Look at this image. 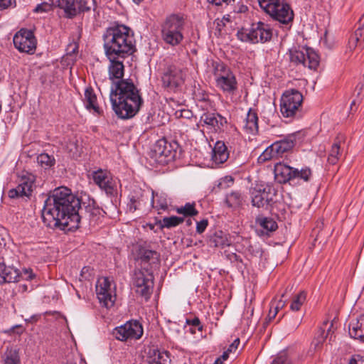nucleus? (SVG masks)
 I'll return each instance as SVG.
<instances>
[{
  "label": "nucleus",
  "mask_w": 364,
  "mask_h": 364,
  "mask_svg": "<svg viewBox=\"0 0 364 364\" xmlns=\"http://www.w3.org/2000/svg\"><path fill=\"white\" fill-rule=\"evenodd\" d=\"M80 207V199L66 187H59L51 191L44 201L42 219L52 229L70 231V221Z\"/></svg>",
  "instance_id": "1"
},
{
  "label": "nucleus",
  "mask_w": 364,
  "mask_h": 364,
  "mask_svg": "<svg viewBox=\"0 0 364 364\" xmlns=\"http://www.w3.org/2000/svg\"><path fill=\"white\" fill-rule=\"evenodd\" d=\"M109 98L113 110L122 119L134 117L143 104L139 90L129 79L114 82Z\"/></svg>",
  "instance_id": "2"
},
{
  "label": "nucleus",
  "mask_w": 364,
  "mask_h": 364,
  "mask_svg": "<svg viewBox=\"0 0 364 364\" xmlns=\"http://www.w3.org/2000/svg\"><path fill=\"white\" fill-rule=\"evenodd\" d=\"M129 28L117 25L107 28L103 34L104 49L108 59L127 58L135 50Z\"/></svg>",
  "instance_id": "3"
},
{
  "label": "nucleus",
  "mask_w": 364,
  "mask_h": 364,
  "mask_svg": "<svg viewBox=\"0 0 364 364\" xmlns=\"http://www.w3.org/2000/svg\"><path fill=\"white\" fill-rule=\"evenodd\" d=\"M186 20L179 14H171L161 25V36L163 41L172 47L179 46L184 40Z\"/></svg>",
  "instance_id": "4"
},
{
  "label": "nucleus",
  "mask_w": 364,
  "mask_h": 364,
  "mask_svg": "<svg viewBox=\"0 0 364 364\" xmlns=\"http://www.w3.org/2000/svg\"><path fill=\"white\" fill-rule=\"evenodd\" d=\"M105 212L96 205L93 199L89 198L87 200L80 198V207L74 213L73 220L70 221L71 230L74 231L80 227L81 220L88 223L90 225H95L100 219L104 216Z\"/></svg>",
  "instance_id": "5"
},
{
  "label": "nucleus",
  "mask_w": 364,
  "mask_h": 364,
  "mask_svg": "<svg viewBox=\"0 0 364 364\" xmlns=\"http://www.w3.org/2000/svg\"><path fill=\"white\" fill-rule=\"evenodd\" d=\"M258 3L265 13L281 23L288 24L294 19L290 6L281 0H258Z\"/></svg>",
  "instance_id": "6"
},
{
  "label": "nucleus",
  "mask_w": 364,
  "mask_h": 364,
  "mask_svg": "<svg viewBox=\"0 0 364 364\" xmlns=\"http://www.w3.org/2000/svg\"><path fill=\"white\" fill-rule=\"evenodd\" d=\"M213 67L216 86L224 92L234 94L237 82L233 73L222 62H213Z\"/></svg>",
  "instance_id": "7"
},
{
  "label": "nucleus",
  "mask_w": 364,
  "mask_h": 364,
  "mask_svg": "<svg viewBox=\"0 0 364 364\" xmlns=\"http://www.w3.org/2000/svg\"><path fill=\"white\" fill-rule=\"evenodd\" d=\"M178 149L179 144L176 141L160 139L154 145L151 156L160 164H167L176 158Z\"/></svg>",
  "instance_id": "8"
},
{
  "label": "nucleus",
  "mask_w": 364,
  "mask_h": 364,
  "mask_svg": "<svg viewBox=\"0 0 364 364\" xmlns=\"http://www.w3.org/2000/svg\"><path fill=\"white\" fill-rule=\"evenodd\" d=\"M277 191L270 184H257L250 190L253 206L267 208L275 203Z\"/></svg>",
  "instance_id": "9"
},
{
  "label": "nucleus",
  "mask_w": 364,
  "mask_h": 364,
  "mask_svg": "<svg viewBox=\"0 0 364 364\" xmlns=\"http://www.w3.org/2000/svg\"><path fill=\"white\" fill-rule=\"evenodd\" d=\"M311 174V169L307 167L299 170L282 163L277 164L274 166L275 178L279 183H286L294 179H302L307 182Z\"/></svg>",
  "instance_id": "10"
},
{
  "label": "nucleus",
  "mask_w": 364,
  "mask_h": 364,
  "mask_svg": "<svg viewBox=\"0 0 364 364\" xmlns=\"http://www.w3.org/2000/svg\"><path fill=\"white\" fill-rule=\"evenodd\" d=\"M186 76V70L177 65H168L162 77V86L168 91L176 92L185 83Z\"/></svg>",
  "instance_id": "11"
},
{
  "label": "nucleus",
  "mask_w": 364,
  "mask_h": 364,
  "mask_svg": "<svg viewBox=\"0 0 364 364\" xmlns=\"http://www.w3.org/2000/svg\"><path fill=\"white\" fill-rule=\"evenodd\" d=\"M303 95L295 89L285 91L280 100V111L284 117H294L299 112Z\"/></svg>",
  "instance_id": "12"
},
{
  "label": "nucleus",
  "mask_w": 364,
  "mask_h": 364,
  "mask_svg": "<svg viewBox=\"0 0 364 364\" xmlns=\"http://www.w3.org/2000/svg\"><path fill=\"white\" fill-rule=\"evenodd\" d=\"M291 63L302 65L310 69L316 70L319 64L318 54L311 48H302L301 50L293 48L289 50Z\"/></svg>",
  "instance_id": "13"
},
{
  "label": "nucleus",
  "mask_w": 364,
  "mask_h": 364,
  "mask_svg": "<svg viewBox=\"0 0 364 364\" xmlns=\"http://www.w3.org/2000/svg\"><path fill=\"white\" fill-rule=\"evenodd\" d=\"M296 136L294 134L289 135L284 139L275 141L265 149L259 159L264 161L282 157V155L291 151L295 145Z\"/></svg>",
  "instance_id": "14"
},
{
  "label": "nucleus",
  "mask_w": 364,
  "mask_h": 364,
  "mask_svg": "<svg viewBox=\"0 0 364 364\" xmlns=\"http://www.w3.org/2000/svg\"><path fill=\"white\" fill-rule=\"evenodd\" d=\"M134 284L136 292L146 300L150 297L154 287V275L148 269L135 271Z\"/></svg>",
  "instance_id": "15"
},
{
  "label": "nucleus",
  "mask_w": 364,
  "mask_h": 364,
  "mask_svg": "<svg viewBox=\"0 0 364 364\" xmlns=\"http://www.w3.org/2000/svg\"><path fill=\"white\" fill-rule=\"evenodd\" d=\"M14 44L21 53L32 54L36 49V38L31 30L21 28L14 36Z\"/></svg>",
  "instance_id": "16"
},
{
  "label": "nucleus",
  "mask_w": 364,
  "mask_h": 364,
  "mask_svg": "<svg viewBox=\"0 0 364 364\" xmlns=\"http://www.w3.org/2000/svg\"><path fill=\"white\" fill-rule=\"evenodd\" d=\"M111 282L108 277H102L97 281L96 293L100 302L106 308L112 307L115 296L112 294Z\"/></svg>",
  "instance_id": "17"
},
{
  "label": "nucleus",
  "mask_w": 364,
  "mask_h": 364,
  "mask_svg": "<svg viewBox=\"0 0 364 364\" xmlns=\"http://www.w3.org/2000/svg\"><path fill=\"white\" fill-rule=\"evenodd\" d=\"M92 178L95 183L108 195H114L116 191V182L106 170L99 169L94 171Z\"/></svg>",
  "instance_id": "18"
},
{
  "label": "nucleus",
  "mask_w": 364,
  "mask_h": 364,
  "mask_svg": "<svg viewBox=\"0 0 364 364\" xmlns=\"http://www.w3.org/2000/svg\"><path fill=\"white\" fill-rule=\"evenodd\" d=\"M34 187L33 176H23L21 178L18 186L15 188L9 191L8 196L11 198L23 196L28 198L31 195Z\"/></svg>",
  "instance_id": "19"
},
{
  "label": "nucleus",
  "mask_w": 364,
  "mask_h": 364,
  "mask_svg": "<svg viewBox=\"0 0 364 364\" xmlns=\"http://www.w3.org/2000/svg\"><path fill=\"white\" fill-rule=\"evenodd\" d=\"M250 36H252L251 43H265L271 40L272 29L269 25L259 21L252 25Z\"/></svg>",
  "instance_id": "20"
},
{
  "label": "nucleus",
  "mask_w": 364,
  "mask_h": 364,
  "mask_svg": "<svg viewBox=\"0 0 364 364\" xmlns=\"http://www.w3.org/2000/svg\"><path fill=\"white\" fill-rule=\"evenodd\" d=\"M125 58H115L114 60L109 59L110 64L108 68L109 79L113 82L124 80L122 79L124 72V66L123 64ZM114 83H112L113 85Z\"/></svg>",
  "instance_id": "21"
},
{
  "label": "nucleus",
  "mask_w": 364,
  "mask_h": 364,
  "mask_svg": "<svg viewBox=\"0 0 364 364\" xmlns=\"http://www.w3.org/2000/svg\"><path fill=\"white\" fill-rule=\"evenodd\" d=\"M200 121L215 130H220L227 124L226 119L218 113H203Z\"/></svg>",
  "instance_id": "22"
},
{
  "label": "nucleus",
  "mask_w": 364,
  "mask_h": 364,
  "mask_svg": "<svg viewBox=\"0 0 364 364\" xmlns=\"http://www.w3.org/2000/svg\"><path fill=\"white\" fill-rule=\"evenodd\" d=\"M53 7L63 10L66 18H72L77 16V9L75 0H48Z\"/></svg>",
  "instance_id": "23"
},
{
  "label": "nucleus",
  "mask_w": 364,
  "mask_h": 364,
  "mask_svg": "<svg viewBox=\"0 0 364 364\" xmlns=\"http://www.w3.org/2000/svg\"><path fill=\"white\" fill-rule=\"evenodd\" d=\"M147 361L149 364H170L169 353L166 350L161 351L156 348H149Z\"/></svg>",
  "instance_id": "24"
},
{
  "label": "nucleus",
  "mask_w": 364,
  "mask_h": 364,
  "mask_svg": "<svg viewBox=\"0 0 364 364\" xmlns=\"http://www.w3.org/2000/svg\"><path fill=\"white\" fill-rule=\"evenodd\" d=\"M138 259L141 263H148L150 265L158 267L160 264V254L155 250H148L141 247L138 251Z\"/></svg>",
  "instance_id": "25"
},
{
  "label": "nucleus",
  "mask_w": 364,
  "mask_h": 364,
  "mask_svg": "<svg viewBox=\"0 0 364 364\" xmlns=\"http://www.w3.org/2000/svg\"><path fill=\"white\" fill-rule=\"evenodd\" d=\"M84 105L90 112L101 114V109L97 104V95L92 87H87L84 93Z\"/></svg>",
  "instance_id": "26"
},
{
  "label": "nucleus",
  "mask_w": 364,
  "mask_h": 364,
  "mask_svg": "<svg viewBox=\"0 0 364 364\" xmlns=\"http://www.w3.org/2000/svg\"><path fill=\"white\" fill-rule=\"evenodd\" d=\"M19 281V271L18 269L0 264V284L16 282Z\"/></svg>",
  "instance_id": "27"
},
{
  "label": "nucleus",
  "mask_w": 364,
  "mask_h": 364,
  "mask_svg": "<svg viewBox=\"0 0 364 364\" xmlns=\"http://www.w3.org/2000/svg\"><path fill=\"white\" fill-rule=\"evenodd\" d=\"M258 129L257 114L255 110L250 109L244 119L243 129L247 134H255L257 133Z\"/></svg>",
  "instance_id": "28"
},
{
  "label": "nucleus",
  "mask_w": 364,
  "mask_h": 364,
  "mask_svg": "<svg viewBox=\"0 0 364 364\" xmlns=\"http://www.w3.org/2000/svg\"><path fill=\"white\" fill-rule=\"evenodd\" d=\"M213 160L215 164H223L229 158V152L225 143L218 141L213 149Z\"/></svg>",
  "instance_id": "29"
},
{
  "label": "nucleus",
  "mask_w": 364,
  "mask_h": 364,
  "mask_svg": "<svg viewBox=\"0 0 364 364\" xmlns=\"http://www.w3.org/2000/svg\"><path fill=\"white\" fill-rule=\"evenodd\" d=\"M344 141V137L342 135H338L331 146L328 156V162L330 164L335 165L340 160L342 156V150L341 149V144Z\"/></svg>",
  "instance_id": "30"
},
{
  "label": "nucleus",
  "mask_w": 364,
  "mask_h": 364,
  "mask_svg": "<svg viewBox=\"0 0 364 364\" xmlns=\"http://www.w3.org/2000/svg\"><path fill=\"white\" fill-rule=\"evenodd\" d=\"M349 334L355 339L364 340V314L360 316L355 321L350 323Z\"/></svg>",
  "instance_id": "31"
},
{
  "label": "nucleus",
  "mask_w": 364,
  "mask_h": 364,
  "mask_svg": "<svg viewBox=\"0 0 364 364\" xmlns=\"http://www.w3.org/2000/svg\"><path fill=\"white\" fill-rule=\"evenodd\" d=\"M210 247L224 248L230 245V241L223 231H217L208 240Z\"/></svg>",
  "instance_id": "32"
},
{
  "label": "nucleus",
  "mask_w": 364,
  "mask_h": 364,
  "mask_svg": "<svg viewBox=\"0 0 364 364\" xmlns=\"http://www.w3.org/2000/svg\"><path fill=\"white\" fill-rule=\"evenodd\" d=\"M127 328L131 339H139L143 335L141 324L137 321H129L124 324Z\"/></svg>",
  "instance_id": "33"
},
{
  "label": "nucleus",
  "mask_w": 364,
  "mask_h": 364,
  "mask_svg": "<svg viewBox=\"0 0 364 364\" xmlns=\"http://www.w3.org/2000/svg\"><path fill=\"white\" fill-rule=\"evenodd\" d=\"M4 364H20L19 349L16 347H7L4 355Z\"/></svg>",
  "instance_id": "34"
},
{
  "label": "nucleus",
  "mask_w": 364,
  "mask_h": 364,
  "mask_svg": "<svg viewBox=\"0 0 364 364\" xmlns=\"http://www.w3.org/2000/svg\"><path fill=\"white\" fill-rule=\"evenodd\" d=\"M243 198L240 191H232L227 194L225 198V203L229 208H238L242 205Z\"/></svg>",
  "instance_id": "35"
},
{
  "label": "nucleus",
  "mask_w": 364,
  "mask_h": 364,
  "mask_svg": "<svg viewBox=\"0 0 364 364\" xmlns=\"http://www.w3.org/2000/svg\"><path fill=\"white\" fill-rule=\"evenodd\" d=\"M360 23L362 24V27H359L349 38L348 46L350 49L359 46L360 42H362L364 32V15L360 19Z\"/></svg>",
  "instance_id": "36"
},
{
  "label": "nucleus",
  "mask_w": 364,
  "mask_h": 364,
  "mask_svg": "<svg viewBox=\"0 0 364 364\" xmlns=\"http://www.w3.org/2000/svg\"><path fill=\"white\" fill-rule=\"evenodd\" d=\"M256 224L259 225L262 229L267 232L275 231L278 226L276 221L269 217L259 216L256 218Z\"/></svg>",
  "instance_id": "37"
},
{
  "label": "nucleus",
  "mask_w": 364,
  "mask_h": 364,
  "mask_svg": "<svg viewBox=\"0 0 364 364\" xmlns=\"http://www.w3.org/2000/svg\"><path fill=\"white\" fill-rule=\"evenodd\" d=\"M38 164L44 169H48L55 163V159L53 156L49 155L46 153H42L37 157Z\"/></svg>",
  "instance_id": "38"
},
{
  "label": "nucleus",
  "mask_w": 364,
  "mask_h": 364,
  "mask_svg": "<svg viewBox=\"0 0 364 364\" xmlns=\"http://www.w3.org/2000/svg\"><path fill=\"white\" fill-rule=\"evenodd\" d=\"M326 337L327 333H326L325 327H320L316 333L315 337L311 343V345L314 346L315 350L321 349Z\"/></svg>",
  "instance_id": "39"
},
{
  "label": "nucleus",
  "mask_w": 364,
  "mask_h": 364,
  "mask_svg": "<svg viewBox=\"0 0 364 364\" xmlns=\"http://www.w3.org/2000/svg\"><path fill=\"white\" fill-rule=\"evenodd\" d=\"M195 203H187L184 206L176 208V212L185 217H191L198 214V211L195 208Z\"/></svg>",
  "instance_id": "40"
},
{
  "label": "nucleus",
  "mask_w": 364,
  "mask_h": 364,
  "mask_svg": "<svg viewBox=\"0 0 364 364\" xmlns=\"http://www.w3.org/2000/svg\"><path fill=\"white\" fill-rule=\"evenodd\" d=\"M306 293L304 291H300L298 294L295 295L292 299L290 305V309L292 311H299L301 306L306 301Z\"/></svg>",
  "instance_id": "41"
},
{
  "label": "nucleus",
  "mask_w": 364,
  "mask_h": 364,
  "mask_svg": "<svg viewBox=\"0 0 364 364\" xmlns=\"http://www.w3.org/2000/svg\"><path fill=\"white\" fill-rule=\"evenodd\" d=\"M184 221V219L178 216H171V217H165L162 220V224L161 225V228H171L173 227H176L179 224L182 223Z\"/></svg>",
  "instance_id": "42"
},
{
  "label": "nucleus",
  "mask_w": 364,
  "mask_h": 364,
  "mask_svg": "<svg viewBox=\"0 0 364 364\" xmlns=\"http://www.w3.org/2000/svg\"><path fill=\"white\" fill-rule=\"evenodd\" d=\"M76 4L77 14L79 12L88 11L91 9L95 8V0H75Z\"/></svg>",
  "instance_id": "43"
},
{
  "label": "nucleus",
  "mask_w": 364,
  "mask_h": 364,
  "mask_svg": "<svg viewBox=\"0 0 364 364\" xmlns=\"http://www.w3.org/2000/svg\"><path fill=\"white\" fill-rule=\"evenodd\" d=\"M66 148L73 157H77L80 155L82 146L76 139H70L68 142Z\"/></svg>",
  "instance_id": "44"
},
{
  "label": "nucleus",
  "mask_w": 364,
  "mask_h": 364,
  "mask_svg": "<svg viewBox=\"0 0 364 364\" xmlns=\"http://www.w3.org/2000/svg\"><path fill=\"white\" fill-rule=\"evenodd\" d=\"M114 337L121 341H127L131 339V337L125 328L124 325L116 327L112 332Z\"/></svg>",
  "instance_id": "45"
},
{
  "label": "nucleus",
  "mask_w": 364,
  "mask_h": 364,
  "mask_svg": "<svg viewBox=\"0 0 364 364\" xmlns=\"http://www.w3.org/2000/svg\"><path fill=\"white\" fill-rule=\"evenodd\" d=\"M114 337L121 341H127L131 339V337L125 328L124 325L116 327L112 332Z\"/></svg>",
  "instance_id": "46"
},
{
  "label": "nucleus",
  "mask_w": 364,
  "mask_h": 364,
  "mask_svg": "<svg viewBox=\"0 0 364 364\" xmlns=\"http://www.w3.org/2000/svg\"><path fill=\"white\" fill-rule=\"evenodd\" d=\"M354 93L356 95L357 99H355L351 102L350 110H353V106H355L358 102H360V99L363 95H364V76L363 80L358 82L355 87Z\"/></svg>",
  "instance_id": "47"
},
{
  "label": "nucleus",
  "mask_w": 364,
  "mask_h": 364,
  "mask_svg": "<svg viewBox=\"0 0 364 364\" xmlns=\"http://www.w3.org/2000/svg\"><path fill=\"white\" fill-rule=\"evenodd\" d=\"M53 8V7L51 4V2H50L49 1L48 2L44 1L41 4H38L33 9V11L35 13H44L51 11Z\"/></svg>",
  "instance_id": "48"
},
{
  "label": "nucleus",
  "mask_w": 364,
  "mask_h": 364,
  "mask_svg": "<svg viewBox=\"0 0 364 364\" xmlns=\"http://www.w3.org/2000/svg\"><path fill=\"white\" fill-rule=\"evenodd\" d=\"M31 281L36 278V274L33 272V270L30 268L23 269L21 272H19V279Z\"/></svg>",
  "instance_id": "49"
},
{
  "label": "nucleus",
  "mask_w": 364,
  "mask_h": 364,
  "mask_svg": "<svg viewBox=\"0 0 364 364\" xmlns=\"http://www.w3.org/2000/svg\"><path fill=\"white\" fill-rule=\"evenodd\" d=\"M301 321H302L301 317L296 316H294V318H292V319H291L289 321L288 325L289 326L291 329L295 330L301 323Z\"/></svg>",
  "instance_id": "50"
},
{
  "label": "nucleus",
  "mask_w": 364,
  "mask_h": 364,
  "mask_svg": "<svg viewBox=\"0 0 364 364\" xmlns=\"http://www.w3.org/2000/svg\"><path fill=\"white\" fill-rule=\"evenodd\" d=\"M16 6V0H0V10Z\"/></svg>",
  "instance_id": "51"
},
{
  "label": "nucleus",
  "mask_w": 364,
  "mask_h": 364,
  "mask_svg": "<svg viewBox=\"0 0 364 364\" xmlns=\"http://www.w3.org/2000/svg\"><path fill=\"white\" fill-rule=\"evenodd\" d=\"M237 37L242 41H250L251 42L252 36H250V30L247 32L245 31H238Z\"/></svg>",
  "instance_id": "52"
},
{
  "label": "nucleus",
  "mask_w": 364,
  "mask_h": 364,
  "mask_svg": "<svg viewBox=\"0 0 364 364\" xmlns=\"http://www.w3.org/2000/svg\"><path fill=\"white\" fill-rule=\"evenodd\" d=\"M208 225V220L204 219L197 223L196 225V232L199 234L203 233L206 229Z\"/></svg>",
  "instance_id": "53"
},
{
  "label": "nucleus",
  "mask_w": 364,
  "mask_h": 364,
  "mask_svg": "<svg viewBox=\"0 0 364 364\" xmlns=\"http://www.w3.org/2000/svg\"><path fill=\"white\" fill-rule=\"evenodd\" d=\"M139 203L138 198H136L134 196H132L130 198L129 203H128V208L130 212H134L137 210V204Z\"/></svg>",
  "instance_id": "54"
},
{
  "label": "nucleus",
  "mask_w": 364,
  "mask_h": 364,
  "mask_svg": "<svg viewBox=\"0 0 364 364\" xmlns=\"http://www.w3.org/2000/svg\"><path fill=\"white\" fill-rule=\"evenodd\" d=\"M272 364H290L286 354H282L276 358Z\"/></svg>",
  "instance_id": "55"
},
{
  "label": "nucleus",
  "mask_w": 364,
  "mask_h": 364,
  "mask_svg": "<svg viewBox=\"0 0 364 364\" xmlns=\"http://www.w3.org/2000/svg\"><path fill=\"white\" fill-rule=\"evenodd\" d=\"M348 364H364V357L360 355H354L350 359Z\"/></svg>",
  "instance_id": "56"
},
{
  "label": "nucleus",
  "mask_w": 364,
  "mask_h": 364,
  "mask_svg": "<svg viewBox=\"0 0 364 364\" xmlns=\"http://www.w3.org/2000/svg\"><path fill=\"white\" fill-rule=\"evenodd\" d=\"M233 178L232 176H225L224 178H223L220 182L218 184L219 188H226V186H225V183H233Z\"/></svg>",
  "instance_id": "57"
},
{
  "label": "nucleus",
  "mask_w": 364,
  "mask_h": 364,
  "mask_svg": "<svg viewBox=\"0 0 364 364\" xmlns=\"http://www.w3.org/2000/svg\"><path fill=\"white\" fill-rule=\"evenodd\" d=\"M240 345V339L236 338L234 341L229 346L227 350L230 353L235 352Z\"/></svg>",
  "instance_id": "58"
},
{
  "label": "nucleus",
  "mask_w": 364,
  "mask_h": 364,
  "mask_svg": "<svg viewBox=\"0 0 364 364\" xmlns=\"http://www.w3.org/2000/svg\"><path fill=\"white\" fill-rule=\"evenodd\" d=\"M187 323L189 325H191L193 326L198 327L199 331H201L203 328V326H200V321L198 318L196 317L193 319L191 320H187Z\"/></svg>",
  "instance_id": "59"
},
{
  "label": "nucleus",
  "mask_w": 364,
  "mask_h": 364,
  "mask_svg": "<svg viewBox=\"0 0 364 364\" xmlns=\"http://www.w3.org/2000/svg\"><path fill=\"white\" fill-rule=\"evenodd\" d=\"M196 99L198 102H204L205 105H210V101L207 94H203L201 96L196 95Z\"/></svg>",
  "instance_id": "60"
},
{
  "label": "nucleus",
  "mask_w": 364,
  "mask_h": 364,
  "mask_svg": "<svg viewBox=\"0 0 364 364\" xmlns=\"http://www.w3.org/2000/svg\"><path fill=\"white\" fill-rule=\"evenodd\" d=\"M284 306V302L282 300H279L277 305L274 306V304H272L271 307H272V310L274 312L277 311V314L279 312V310Z\"/></svg>",
  "instance_id": "61"
},
{
  "label": "nucleus",
  "mask_w": 364,
  "mask_h": 364,
  "mask_svg": "<svg viewBox=\"0 0 364 364\" xmlns=\"http://www.w3.org/2000/svg\"><path fill=\"white\" fill-rule=\"evenodd\" d=\"M209 3L214 4L216 6H220L222 4L223 2L225 3L226 4H229L231 2H233L235 0H207Z\"/></svg>",
  "instance_id": "62"
},
{
  "label": "nucleus",
  "mask_w": 364,
  "mask_h": 364,
  "mask_svg": "<svg viewBox=\"0 0 364 364\" xmlns=\"http://www.w3.org/2000/svg\"><path fill=\"white\" fill-rule=\"evenodd\" d=\"M10 331L20 335L24 331V328L22 326H16L11 328Z\"/></svg>",
  "instance_id": "63"
},
{
  "label": "nucleus",
  "mask_w": 364,
  "mask_h": 364,
  "mask_svg": "<svg viewBox=\"0 0 364 364\" xmlns=\"http://www.w3.org/2000/svg\"><path fill=\"white\" fill-rule=\"evenodd\" d=\"M277 315V311L276 312H274L273 310H272V307H270V309H269V314H268V316H267V322H270L273 318H275Z\"/></svg>",
  "instance_id": "64"
}]
</instances>
